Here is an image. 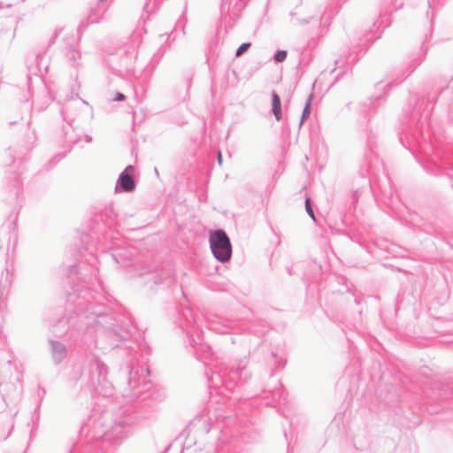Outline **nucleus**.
<instances>
[{
    "instance_id": "obj_10",
    "label": "nucleus",
    "mask_w": 453,
    "mask_h": 453,
    "mask_svg": "<svg viewBox=\"0 0 453 453\" xmlns=\"http://www.w3.org/2000/svg\"><path fill=\"white\" fill-rule=\"evenodd\" d=\"M272 112L274 115L276 120H280L282 117L281 112V103L279 95L275 92H272Z\"/></svg>"
},
{
    "instance_id": "obj_25",
    "label": "nucleus",
    "mask_w": 453,
    "mask_h": 453,
    "mask_svg": "<svg viewBox=\"0 0 453 453\" xmlns=\"http://www.w3.org/2000/svg\"><path fill=\"white\" fill-rule=\"evenodd\" d=\"M91 140H92L91 136H89V135H86V141H87L88 142H91Z\"/></svg>"
},
{
    "instance_id": "obj_8",
    "label": "nucleus",
    "mask_w": 453,
    "mask_h": 453,
    "mask_svg": "<svg viewBox=\"0 0 453 453\" xmlns=\"http://www.w3.org/2000/svg\"><path fill=\"white\" fill-rule=\"evenodd\" d=\"M187 430L188 433L199 431L203 434H208L211 430V423L203 416H197L187 426Z\"/></svg>"
},
{
    "instance_id": "obj_12",
    "label": "nucleus",
    "mask_w": 453,
    "mask_h": 453,
    "mask_svg": "<svg viewBox=\"0 0 453 453\" xmlns=\"http://www.w3.org/2000/svg\"><path fill=\"white\" fill-rule=\"evenodd\" d=\"M312 99H313V94H310L306 100L305 106L302 112V117H301V120L299 123V127H302L304 119H307L311 114V104Z\"/></svg>"
},
{
    "instance_id": "obj_9",
    "label": "nucleus",
    "mask_w": 453,
    "mask_h": 453,
    "mask_svg": "<svg viewBox=\"0 0 453 453\" xmlns=\"http://www.w3.org/2000/svg\"><path fill=\"white\" fill-rule=\"evenodd\" d=\"M7 237L8 248L12 245L14 248L18 242V234L13 223H10L7 226H4L0 229V240Z\"/></svg>"
},
{
    "instance_id": "obj_27",
    "label": "nucleus",
    "mask_w": 453,
    "mask_h": 453,
    "mask_svg": "<svg viewBox=\"0 0 453 453\" xmlns=\"http://www.w3.org/2000/svg\"><path fill=\"white\" fill-rule=\"evenodd\" d=\"M211 380H212V384L216 386V383L214 381V378H212Z\"/></svg>"
},
{
    "instance_id": "obj_14",
    "label": "nucleus",
    "mask_w": 453,
    "mask_h": 453,
    "mask_svg": "<svg viewBox=\"0 0 453 453\" xmlns=\"http://www.w3.org/2000/svg\"><path fill=\"white\" fill-rule=\"evenodd\" d=\"M287 55H288V53L286 50H278L273 56V59L275 62L280 63L286 59Z\"/></svg>"
},
{
    "instance_id": "obj_22",
    "label": "nucleus",
    "mask_w": 453,
    "mask_h": 453,
    "mask_svg": "<svg viewBox=\"0 0 453 453\" xmlns=\"http://www.w3.org/2000/svg\"><path fill=\"white\" fill-rule=\"evenodd\" d=\"M88 22H90V23H96V22H97L98 18H97V16H96L95 14L91 13V14L88 16Z\"/></svg>"
},
{
    "instance_id": "obj_21",
    "label": "nucleus",
    "mask_w": 453,
    "mask_h": 453,
    "mask_svg": "<svg viewBox=\"0 0 453 453\" xmlns=\"http://www.w3.org/2000/svg\"><path fill=\"white\" fill-rule=\"evenodd\" d=\"M126 98L125 95L120 93V92H117L115 94V96L113 98V101H116V102H121V101H124Z\"/></svg>"
},
{
    "instance_id": "obj_15",
    "label": "nucleus",
    "mask_w": 453,
    "mask_h": 453,
    "mask_svg": "<svg viewBox=\"0 0 453 453\" xmlns=\"http://www.w3.org/2000/svg\"><path fill=\"white\" fill-rule=\"evenodd\" d=\"M138 373L137 371H134L133 368L129 371V379H128V384L131 388L136 387V374Z\"/></svg>"
},
{
    "instance_id": "obj_24",
    "label": "nucleus",
    "mask_w": 453,
    "mask_h": 453,
    "mask_svg": "<svg viewBox=\"0 0 453 453\" xmlns=\"http://www.w3.org/2000/svg\"><path fill=\"white\" fill-rule=\"evenodd\" d=\"M242 369L238 368L236 370V372H235V374L238 375L239 377H241L242 376Z\"/></svg>"
},
{
    "instance_id": "obj_2",
    "label": "nucleus",
    "mask_w": 453,
    "mask_h": 453,
    "mask_svg": "<svg viewBox=\"0 0 453 453\" xmlns=\"http://www.w3.org/2000/svg\"><path fill=\"white\" fill-rule=\"evenodd\" d=\"M209 242L211 253L218 261L220 263H226L231 259V241L223 229L211 231Z\"/></svg>"
},
{
    "instance_id": "obj_17",
    "label": "nucleus",
    "mask_w": 453,
    "mask_h": 453,
    "mask_svg": "<svg viewBox=\"0 0 453 453\" xmlns=\"http://www.w3.org/2000/svg\"><path fill=\"white\" fill-rule=\"evenodd\" d=\"M225 375H226L225 370L221 369L217 373L216 376L219 378V380H221L222 386L225 387L226 389L230 390L231 389V385L227 382L226 379H223V376H225Z\"/></svg>"
},
{
    "instance_id": "obj_5",
    "label": "nucleus",
    "mask_w": 453,
    "mask_h": 453,
    "mask_svg": "<svg viewBox=\"0 0 453 453\" xmlns=\"http://www.w3.org/2000/svg\"><path fill=\"white\" fill-rule=\"evenodd\" d=\"M107 366L96 360L91 366L90 382L92 387L96 388L101 386L106 388L108 381L106 379Z\"/></svg>"
},
{
    "instance_id": "obj_4",
    "label": "nucleus",
    "mask_w": 453,
    "mask_h": 453,
    "mask_svg": "<svg viewBox=\"0 0 453 453\" xmlns=\"http://www.w3.org/2000/svg\"><path fill=\"white\" fill-rule=\"evenodd\" d=\"M80 105H88V102L81 99L78 94H75V96L73 95L71 98L64 104L61 109L64 120L69 123L72 122L74 119L77 110L80 109Z\"/></svg>"
},
{
    "instance_id": "obj_1",
    "label": "nucleus",
    "mask_w": 453,
    "mask_h": 453,
    "mask_svg": "<svg viewBox=\"0 0 453 453\" xmlns=\"http://www.w3.org/2000/svg\"><path fill=\"white\" fill-rule=\"evenodd\" d=\"M113 321L111 314L107 312L102 304L82 301L78 303V311L66 319V324L71 327L81 329L83 326H86L88 330L90 326H95L96 332L108 331L109 335L112 338L109 345L111 349L117 347V342L121 339L119 337L117 326Z\"/></svg>"
},
{
    "instance_id": "obj_19",
    "label": "nucleus",
    "mask_w": 453,
    "mask_h": 453,
    "mask_svg": "<svg viewBox=\"0 0 453 453\" xmlns=\"http://www.w3.org/2000/svg\"><path fill=\"white\" fill-rule=\"evenodd\" d=\"M122 427V424H115L114 426L112 427V432L111 434H115L117 435L118 439H122L123 437L126 436V434H119V429Z\"/></svg>"
},
{
    "instance_id": "obj_3",
    "label": "nucleus",
    "mask_w": 453,
    "mask_h": 453,
    "mask_svg": "<svg viewBox=\"0 0 453 453\" xmlns=\"http://www.w3.org/2000/svg\"><path fill=\"white\" fill-rule=\"evenodd\" d=\"M134 167L131 165H127L125 170L119 174L115 191L119 192H132L135 188V181L132 176Z\"/></svg>"
},
{
    "instance_id": "obj_20",
    "label": "nucleus",
    "mask_w": 453,
    "mask_h": 453,
    "mask_svg": "<svg viewBox=\"0 0 453 453\" xmlns=\"http://www.w3.org/2000/svg\"><path fill=\"white\" fill-rule=\"evenodd\" d=\"M272 357L275 359V365L277 367H282L285 365V360L282 357L278 358L275 353H272Z\"/></svg>"
},
{
    "instance_id": "obj_16",
    "label": "nucleus",
    "mask_w": 453,
    "mask_h": 453,
    "mask_svg": "<svg viewBox=\"0 0 453 453\" xmlns=\"http://www.w3.org/2000/svg\"><path fill=\"white\" fill-rule=\"evenodd\" d=\"M251 46L250 42H243L242 43L235 51V56L240 57L242 55L246 50H248Z\"/></svg>"
},
{
    "instance_id": "obj_6",
    "label": "nucleus",
    "mask_w": 453,
    "mask_h": 453,
    "mask_svg": "<svg viewBox=\"0 0 453 453\" xmlns=\"http://www.w3.org/2000/svg\"><path fill=\"white\" fill-rule=\"evenodd\" d=\"M206 322L208 328L217 334H226L230 329L229 322L217 315L208 316Z\"/></svg>"
},
{
    "instance_id": "obj_18",
    "label": "nucleus",
    "mask_w": 453,
    "mask_h": 453,
    "mask_svg": "<svg viewBox=\"0 0 453 453\" xmlns=\"http://www.w3.org/2000/svg\"><path fill=\"white\" fill-rule=\"evenodd\" d=\"M305 210L308 213V215L313 219L315 220V214H314V211L312 210V207H311V199L309 197H307L305 199Z\"/></svg>"
},
{
    "instance_id": "obj_23",
    "label": "nucleus",
    "mask_w": 453,
    "mask_h": 453,
    "mask_svg": "<svg viewBox=\"0 0 453 453\" xmlns=\"http://www.w3.org/2000/svg\"><path fill=\"white\" fill-rule=\"evenodd\" d=\"M217 162L219 165H222V154L220 151H219L217 154Z\"/></svg>"
},
{
    "instance_id": "obj_7",
    "label": "nucleus",
    "mask_w": 453,
    "mask_h": 453,
    "mask_svg": "<svg viewBox=\"0 0 453 453\" xmlns=\"http://www.w3.org/2000/svg\"><path fill=\"white\" fill-rule=\"evenodd\" d=\"M49 344L54 364H60L66 357L67 349L65 345L55 340H50Z\"/></svg>"
},
{
    "instance_id": "obj_13",
    "label": "nucleus",
    "mask_w": 453,
    "mask_h": 453,
    "mask_svg": "<svg viewBox=\"0 0 453 453\" xmlns=\"http://www.w3.org/2000/svg\"><path fill=\"white\" fill-rule=\"evenodd\" d=\"M92 328H94V332L97 334V337H96V339L95 340L96 346V347H98V348H100V349H104V346H100V345H99V344H100V343H99V342H100V337L102 336V334H105L106 336L111 337V336L109 335L108 331L96 332V327H95V326H90V327L88 328V329H87V327H86V326H83L81 327V330L85 329V330H86V332H87L88 334H89V333H90V334H93V331H91V329H92ZM77 329H78V330H80L78 327H77Z\"/></svg>"
},
{
    "instance_id": "obj_11",
    "label": "nucleus",
    "mask_w": 453,
    "mask_h": 453,
    "mask_svg": "<svg viewBox=\"0 0 453 453\" xmlns=\"http://www.w3.org/2000/svg\"><path fill=\"white\" fill-rule=\"evenodd\" d=\"M12 280V273L6 269L5 275H2L0 280V292L3 293L4 290L8 289Z\"/></svg>"
},
{
    "instance_id": "obj_26",
    "label": "nucleus",
    "mask_w": 453,
    "mask_h": 453,
    "mask_svg": "<svg viewBox=\"0 0 453 453\" xmlns=\"http://www.w3.org/2000/svg\"><path fill=\"white\" fill-rule=\"evenodd\" d=\"M105 435L107 436V439H111V434H109V433H106Z\"/></svg>"
}]
</instances>
